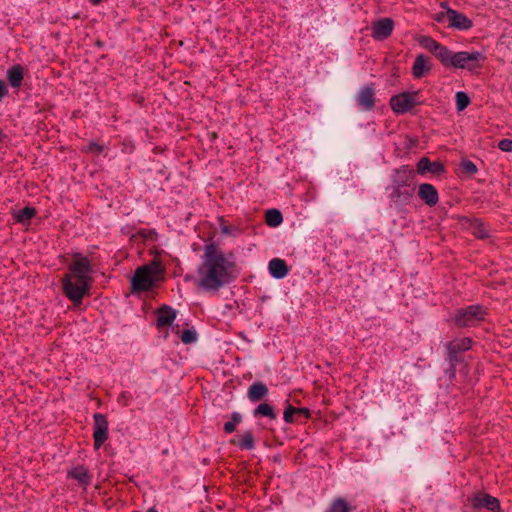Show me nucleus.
<instances>
[{"instance_id":"nucleus-21","label":"nucleus","mask_w":512,"mask_h":512,"mask_svg":"<svg viewBox=\"0 0 512 512\" xmlns=\"http://www.w3.org/2000/svg\"><path fill=\"white\" fill-rule=\"evenodd\" d=\"M471 344L472 340L470 338H463L449 342L447 348L450 353L455 354L470 349Z\"/></svg>"},{"instance_id":"nucleus-3","label":"nucleus","mask_w":512,"mask_h":512,"mask_svg":"<svg viewBox=\"0 0 512 512\" xmlns=\"http://www.w3.org/2000/svg\"><path fill=\"white\" fill-rule=\"evenodd\" d=\"M447 54V59L443 60L442 64L460 69H475L479 67V63L485 59V56L478 51H461L454 53L448 49Z\"/></svg>"},{"instance_id":"nucleus-7","label":"nucleus","mask_w":512,"mask_h":512,"mask_svg":"<svg viewBox=\"0 0 512 512\" xmlns=\"http://www.w3.org/2000/svg\"><path fill=\"white\" fill-rule=\"evenodd\" d=\"M413 171L406 167H401L396 171L394 178V192L393 194L398 198L403 197L408 199L412 195V189H406L408 181L412 178Z\"/></svg>"},{"instance_id":"nucleus-17","label":"nucleus","mask_w":512,"mask_h":512,"mask_svg":"<svg viewBox=\"0 0 512 512\" xmlns=\"http://www.w3.org/2000/svg\"><path fill=\"white\" fill-rule=\"evenodd\" d=\"M431 70V64L429 63V59L420 54L416 57L414 64L412 66V74L415 78L423 77L427 72Z\"/></svg>"},{"instance_id":"nucleus-39","label":"nucleus","mask_w":512,"mask_h":512,"mask_svg":"<svg viewBox=\"0 0 512 512\" xmlns=\"http://www.w3.org/2000/svg\"><path fill=\"white\" fill-rule=\"evenodd\" d=\"M221 231H222L223 234H230L231 233V231H230L228 226H223L221 228Z\"/></svg>"},{"instance_id":"nucleus-5","label":"nucleus","mask_w":512,"mask_h":512,"mask_svg":"<svg viewBox=\"0 0 512 512\" xmlns=\"http://www.w3.org/2000/svg\"><path fill=\"white\" fill-rule=\"evenodd\" d=\"M486 311L482 306L471 305L456 311L454 323L458 327H470L484 320Z\"/></svg>"},{"instance_id":"nucleus-23","label":"nucleus","mask_w":512,"mask_h":512,"mask_svg":"<svg viewBox=\"0 0 512 512\" xmlns=\"http://www.w3.org/2000/svg\"><path fill=\"white\" fill-rule=\"evenodd\" d=\"M255 417L262 416L267 417L269 419H275L276 413L274 412L273 407L268 403H261L253 412Z\"/></svg>"},{"instance_id":"nucleus-18","label":"nucleus","mask_w":512,"mask_h":512,"mask_svg":"<svg viewBox=\"0 0 512 512\" xmlns=\"http://www.w3.org/2000/svg\"><path fill=\"white\" fill-rule=\"evenodd\" d=\"M176 318V311L168 306L161 307L157 312V326L165 327L171 325Z\"/></svg>"},{"instance_id":"nucleus-40","label":"nucleus","mask_w":512,"mask_h":512,"mask_svg":"<svg viewBox=\"0 0 512 512\" xmlns=\"http://www.w3.org/2000/svg\"><path fill=\"white\" fill-rule=\"evenodd\" d=\"M440 6H441L443 9H445V11H447V8H450V7L448 6V3H447V2H442V3L440 4Z\"/></svg>"},{"instance_id":"nucleus-29","label":"nucleus","mask_w":512,"mask_h":512,"mask_svg":"<svg viewBox=\"0 0 512 512\" xmlns=\"http://www.w3.org/2000/svg\"><path fill=\"white\" fill-rule=\"evenodd\" d=\"M456 106L459 111L464 110L470 103V99L465 92L456 93Z\"/></svg>"},{"instance_id":"nucleus-15","label":"nucleus","mask_w":512,"mask_h":512,"mask_svg":"<svg viewBox=\"0 0 512 512\" xmlns=\"http://www.w3.org/2000/svg\"><path fill=\"white\" fill-rule=\"evenodd\" d=\"M443 171L444 167L440 162H431L426 157H422L417 163V172L419 174H425L427 172L439 174Z\"/></svg>"},{"instance_id":"nucleus-26","label":"nucleus","mask_w":512,"mask_h":512,"mask_svg":"<svg viewBox=\"0 0 512 512\" xmlns=\"http://www.w3.org/2000/svg\"><path fill=\"white\" fill-rule=\"evenodd\" d=\"M350 510L351 507L348 502L342 498H338L332 502L328 512H350Z\"/></svg>"},{"instance_id":"nucleus-16","label":"nucleus","mask_w":512,"mask_h":512,"mask_svg":"<svg viewBox=\"0 0 512 512\" xmlns=\"http://www.w3.org/2000/svg\"><path fill=\"white\" fill-rule=\"evenodd\" d=\"M270 274L276 279H282L288 274L286 262L280 258H273L268 264Z\"/></svg>"},{"instance_id":"nucleus-22","label":"nucleus","mask_w":512,"mask_h":512,"mask_svg":"<svg viewBox=\"0 0 512 512\" xmlns=\"http://www.w3.org/2000/svg\"><path fill=\"white\" fill-rule=\"evenodd\" d=\"M69 475L76 479L81 485L87 486L90 483V476L88 475V470L83 466H77L73 468Z\"/></svg>"},{"instance_id":"nucleus-1","label":"nucleus","mask_w":512,"mask_h":512,"mask_svg":"<svg viewBox=\"0 0 512 512\" xmlns=\"http://www.w3.org/2000/svg\"><path fill=\"white\" fill-rule=\"evenodd\" d=\"M198 268L197 287L208 292H217L237 276L236 265L214 243L207 244Z\"/></svg>"},{"instance_id":"nucleus-20","label":"nucleus","mask_w":512,"mask_h":512,"mask_svg":"<svg viewBox=\"0 0 512 512\" xmlns=\"http://www.w3.org/2000/svg\"><path fill=\"white\" fill-rule=\"evenodd\" d=\"M24 77L23 67L21 65H14L7 71V79L13 88H19L22 84Z\"/></svg>"},{"instance_id":"nucleus-41","label":"nucleus","mask_w":512,"mask_h":512,"mask_svg":"<svg viewBox=\"0 0 512 512\" xmlns=\"http://www.w3.org/2000/svg\"><path fill=\"white\" fill-rule=\"evenodd\" d=\"M4 139H5V135L2 132H0V143H2L4 141Z\"/></svg>"},{"instance_id":"nucleus-14","label":"nucleus","mask_w":512,"mask_h":512,"mask_svg":"<svg viewBox=\"0 0 512 512\" xmlns=\"http://www.w3.org/2000/svg\"><path fill=\"white\" fill-rule=\"evenodd\" d=\"M372 87H364L360 90L357 96L359 106L363 110H371L374 107L375 97Z\"/></svg>"},{"instance_id":"nucleus-24","label":"nucleus","mask_w":512,"mask_h":512,"mask_svg":"<svg viewBox=\"0 0 512 512\" xmlns=\"http://www.w3.org/2000/svg\"><path fill=\"white\" fill-rule=\"evenodd\" d=\"M36 214V210L33 207H25L20 209L14 214L17 222L27 223Z\"/></svg>"},{"instance_id":"nucleus-4","label":"nucleus","mask_w":512,"mask_h":512,"mask_svg":"<svg viewBox=\"0 0 512 512\" xmlns=\"http://www.w3.org/2000/svg\"><path fill=\"white\" fill-rule=\"evenodd\" d=\"M160 272L161 266L157 262H152L148 265L139 267L131 280L133 290L147 291L151 289L154 286L157 280V276L160 274Z\"/></svg>"},{"instance_id":"nucleus-38","label":"nucleus","mask_w":512,"mask_h":512,"mask_svg":"<svg viewBox=\"0 0 512 512\" xmlns=\"http://www.w3.org/2000/svg\"><path fill=\"white\" fill-rule=\"evenodd\" d=\"M296 413L302 414L305 417H309L310 412L307 408H296Z\"/></svg>"},{"instance_id":"nucleus-33","label":"nucleus","mask_w":512,"mask_h":512,"mask_svg":"<svg viewBox=\"0 0 512 512\" xmlns=\"http://www.w3.org/2000/svg\"><path fill=\"white\" fill-rule=\"evenodd\" d=\"M498 148L503 152H512V139H502L498 143Z\"/></svg>"},{"instance_id":"nucleus-37","label":"nucleus","mask_w":512,"mask_h":512,"mask_svg":"<svg viewBox=\"0 0 512 512\" xmlns=\"http://www.w3.org/2000/svg\"><path fill=\"white\" fill-rule=\"evenodd\" d=\"M6 93H7V89H6L5 83H4V81L0 80V101L6 95Z\"/></svg>"},{"instance_id":"nucleus-42","label":"nucleus","mask_w":512,"mask_h":512,"mask_svg":"<svg viewBox=\"0 0 512 512\" xmlns=\"http://www.w3.org/2000/svg\"><path fill=\"white\" fill-rule=\"evenodd\" d=\"M92 4L97 5L101 0H89Z\"/></svg>"},{"instance_id":"nucleus-34","label":"nucleus","mask_w":512,"mask_h":512,"mask_svg":"<svg viewBox=\"0 0 512 512\" xmlns=\"http://www.w3.org/2000/svg\"><path fill=\"white\" fill-rule=\"evenodd\" d=\"M296 413V408L289 405L284 411V420L287 423L293 422V415Z\"/></svg>"},{"instance_id":"nucleus-35","label":"nucleus","mask_w":512,"mask_h":512,"mask_svg":"<svg viewBox=\"0 0 512 512\" xmlns=\"http://www.w3.org/2000/svg\"><path fill=\"white\" fill-rule=\"evenodd\" d=\"M88 151L92 152V153H101L103 151V147L97 143H91L89 146H88Z\"/></svg>"},{"instance_id":"nucleus-28","label":"nucleus","mask_w":512,"mask_h":512,"mask_svg":"<svg viewBox=\"0 0 512 512\" xmlns=\"http://www.w3.org/2000/svg\"><path fill=\"white\" fill-rule=\"evenodd\" d=\"M238 445L243 449H252L254 447V437L252 432L246 431L245 433H243Z\"/></svg>"},{"instance_id":"nucleus-43","label":"nucleus","mask_w":512,"mask_h":512,"mask_svg":"<svg viewBox=\"0 0 512 512\" xmlns=\"http://www.w3.org/2000/svg\"><path fill=\"white\" fill-rule=\"evenodd\" d=\"M147 512H158L154 507L149 508Z\"/></svg>"},{"instance_id":"nucleus-31","label":"nucleus","mask_w":512,"mask_h":512,"mask_svg":"<svg viewBox=\"0 0 512 512\" xmlns=\"http://www.w3.org/2000/svg\"><path fill=\"white\" fill-rule=\"evenodd\" d=\"M472 233L480 239L486 238L488 236V232L485 229L484 225L480 222H474L471 225Z\"/></svg>"},{"instance_id":"nucleus-10","label":"nucleus","mask_w":512,"mask_h":512,"mask_svg":"<svg viewBox=\"0 0 512 512\" xmlns=\"http://www.w3.org/2000/svg\"><path fill=\"white\" fill-rule=\"evenodd\" d=\"M417 41L423 48L432 52L441 63L447 59L448 48L435 41L432 37L422 35L417 38Z\"/></svg>"},{"instance_id":"nucleus-36","label":"nucleus","mask_w":512,"mask_h":512,"mask_svg":"<svg viewBox=\"0 0 512 512\" xmlns=\"http://www.w3.org/2000/svg\"><path fill=\"white\" fill-rule=\"evenodd\" d=\"M434 19L435 21H437L438 23H442L444 21H448V14H447V11L445 12H440V13H437L435 16H434Z\"/></svg>"},{"instance_id":"nucleus-19","label":"nucleus","mask_w":512,"mask_h":512,"mask_svg":"<svg viewBox=\"0 0 512 512\" xmlns=\"http://www.w3.org/2000/svg\"><path fill=\"white\" fill-rule=\"evenodd\" d=\"M247 395L252 402H258L268 395V388L263 382L257 381L250 385Z\"/></svg>"},{"instance_id":"nucleus-25","label":"nucleus","mask_w":512,"mask_h":512,"mask_svg":"<svg viewBox=\"0 0 512 512\" xmlns=\"http://www.w3.org/2000/svg\"><path fill=\"white\" fill-rule=\"evenodd\" d=\"M283 221L282 214L277 209H270L266 212V223L271 227L279 226Z\"/></svg>"},{"instance_id":"nucleus-11","label":"nucleus","mask_w":512,"mask_h":512,"mask_svg":"<svg viewBox=\"0 0 512 512\" xmlns=\"http://www.w3.org/2000/svg\"><path fill=\"white\" fill-rule=\"evenodd\" d=\"M448 14V27L457 30H469L473 26L472 20L464 14L452 9L447 8Z\"/></svg>"},{"instance_id":"nucleus-27","label":"nucleus","mask_w":512,"mask_h":512,"mask_svg":"<svg viewBox=\"0 0 512 512\" xmlns=\"http://www.w3.org/2000/svg\"><path fill=\"white\" fill-rule=\"evenodd\" d=\"M242 417L238 412L232 413L231 420L224 424L226 433H232L236 430V426L241 422Z\"/></svg>"},{"instance_id":"nucleus-12","label":"nucleus","mask_w":512,"mask_h":512,"mask_svg":"<svg viewBox=\"0 0 512 512\" xmlns=\"http://www.w3.org/2000/svg\"><path fill=\"white\" fill-rule=\"evenodd\" d=\"M394 28V22L390 18H383L372 26V36L376 40H383L390 36Z\"/></svg>"},{"instance_id":"nucleus-13","label":"nucleus","mask_w":512,"mask_h":512,"mask_svg":"<svg viewBox=\"0 0 512 512\" xmlns=\"http://www.w3.org/2000/svg\"><path fill=\"white\" fill-rule=\"evenodd\" d=\"M418 195L429 206L436 205L439 200L436 188L428 183H423L419 186Z\"/></svg>"},{"instance_id":"nucleus-32","label":"nucleus","mask_w":512,"mask_h":512,"mask_svg":"<svg viewBox=\"0 0 512 512\" xmlns=\"http://www.w3.org/2000/svg\"><path fill=\"white\" fill-rule=\"evenodd\" d=\"M461 167L465 172L469 174H474L477 172L476 165L470 160H463L461 163Z\"/></svg>"},{"instance_id":"nucleus-9","label":"nucleus","mask_w":512,"mask_h":512,"mask_svg":"<svg viewBox=\"0 0 512 512\" xmlns=\"http://www.w3.org/2000/svg\"><path fill=\"white\" fill-rule=\"evenodd\" d=\"M470 505L475 509L486 508L492 512H500V502L497 498L486 494L478 493L469 498Z\"/></svg>"},{"instance_id":"nucleus-2","label":"nucleus","mask_w":512,"mask_h":512,"mask_svg":"<svg viewBox=\"0 0 512 512\" xmlns=\"http://www.w3.org/2000/svg\"><path fill=\"white\" fill-rule=\"evenodd\" d=\"M92 266L87 257L75 254L69 265V272L62 280L65 296L75 305H79L85 295L89 293L92 283Z\"/></svg>"},{"instance_id":"nucleus-8","label":"nucleus","mask_w":512,"mask_h":512,"mask_svg":"<svg viewBox=\"0 0 512 512\" xmlns=\"http://www.w3.org/2000/svg\"><path fill=\"white\" fill-rule=\"evenodd\" d=\"M94 419V446L99 449L108 438V422L106 416L101 413H96Z\"/></svg>"},{"instance_id":"nucleus-6","label":"nucleus","mask_w":512,"mask_h":512,"mask_svg":"<svg viewBox=\"0 0 512 512\" xmlns=\"http://www.w3.org/2000/svg\"><path fill=\"white\" fill-rule=\"evenodd\" d=\"M419 92H403L390 99L392 110L398 114H404L418 105Z\"/></svg>"},{"instance_id":"nucleus-30","label":"nucleus","mask_w":512,"mask_h":512,"mask_svg":"<svg viewBox=\"0 0 512 512\" xmlns=\"http://www.w3.org/2000/svg\"><path fill=\"white\" fill-rule=\"evenodd\" d=\"M179 337L183 343L190 344L197 340V333L192 329H186L180 333Z\"/></svg>"}]
</instances>
